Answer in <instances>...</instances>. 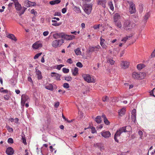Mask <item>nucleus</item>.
<instances>
[{
    "label": "nucleus",
    "instance_id": "1",
    "mask_svg": "<svg viewBox=\"0 0 155 155\" xmlns=\"http://www.w3.org/2000/svg\"><path fill=\"white\" fill-rule=\"evenodd\" d=\"M128 130H126L124 127H122L117 130L116 133L115 134L114 138L115 140L117 143L119 142V139L120 138V136L121 134L124 132H126Z\"/></svg>",
    "mask_w": 155,
    "mask_h": 155
},
{
    "label": "nucleus",
    "instance_id": "2",
    "mask_svg": "<svg viewBox=\"0 0 155 155\" xmlns=\"http://www.w3.org/2000/svg\"><path fill=\"white\" fill-rule=\"evenodd\" d=\"M135 25V24L133 22H131L130 20H125L123 25L124 28L126 29H131Z\"/></svg>",
    "mask_w": 155,
    "mask_h": 155
},
{
    "label": "nucleus",
    "instance_id": "3",
    "mask_svg": "<svg viewBox=\"0 0 155 155\" xmlns=\"http://www.w3.org/2000/svg\"><path fill=\"white\" fill-rule=\"evenodd\" d=\"M145 76V74L143 73L134 72L132 73V77L135 79H142L144 78Z\"/></svg>",
    "mask_w": 155,
    "mask_h": 155
},
{
    "label": "nucleus",
    "instance_id": "4",
    "mask_svg": "<svg viewBox=\"0 0 155 155\" xmlns=\"http://www.w3.org/2000/svg\"><path fill=\"white\" fill-rule=\"evenodd\" d=\"M64 42L63 39L55 40L52 41L51 45L53 47L56 48L58 46L60 47Z\"/></svg>",
    "mask_w": 155,
    "mask_h": 155
},
{
    "label": "nucleus",
    "instance_id": "5",
    "mask_svg": "<svg viewBox=\"0 0 155 155\" xmlns=\"http://www.w3.org/2000/svg\"><path fill=\"white\" fill-rule=\"evenodd\" d=\"M130 8L129 11L131 14L134 13L136 12L135 5L132 2H128Z\"/></svg>",
    "mask_w": 155,
    "mask_h": 155
},
{
    "label": "nucleus",
    "instance_id": "6",
    "mask_svg": "<svg viewBox=\"0 0 155 155\" xmlns=\"http://www.w3.org/2000/svg\"><path fill=\"white\" fill-rule=\"evenodd\" d=\"M82 77L84 78L85 81L88 83L93 82L94 79L93 78H91L90 75L89 74H83Z\"/></svg>",
    "mask_w": 155,
    "mask_h": 155
},
{
    "label": "nucleus",
    "instance_id": "7",
    "mask_svg": "<svg viewBox=\"0 0 155 155\" xmlns=\"http://www.w3.org/2000/svg\"><path fill=\"white\" fill-rule=\"evenodd\" d=\"M92 7V5L90 4L86 5L84 9L85 12L88 15L90 14L91 11Z\"/></svg>",
    "mask_w": 155,
    "mask_h": 155
},
{
    "label": "nucleus",
    "instance_id": "8",
    "mask_svg": "<svg viewBox=\"0 0 155 155\" xmlns=\"http://www.w3.org/2000/svg\"><path fill=\"white\" fill-rule=\"evenodd\" d=\"M120 64L121 68L126 69L128 67L129 65V63L127 61H121Z\"/></svg>",
    "mask_w": 155,
    "mask_h": 155
},
{
    "label": "nucleus",
    "instance_id": "9",
    "mask_svg": "<svg viewBox=\"0 0 155 155\" xmlns=\"http://www.w3.org/2000/svg\"><path fill=\"white\" fill-rule=\"evenodd\" d=\"M28 98V96L25 94H23L21 95V104L22 106H24L25 102Z\"/></svg>",
    "mask_w": 155,
    "mask_h": 155
},
{
    "label": "nucleus",
    "instance_id": "10",
    "mask_svg": "<svg viewBox=\"0 0 155 155\" xmlns=\"http://www.w3.org/2000/svg\"><path fill=\"white\" fill-rule=\"evenodd\" d=\"M36 4L35 2H31L28 0H25L24 2V5L27 7L34 6Z\"/></svg>",
    "mask_w": 155,
    "mask_h": 155
},
{
    "label": "nucleus",
    "instance_id": "11",
    "mask_svg": "<svg viewBox=\"0 0 155 155\" xmlns=\"http://www.w3.org/2000/svg\"><path fill=\"white\" fill-rule=\"evenodd\" d=\"M101 134L102 137L106 138H109L111 135V134L109 131H102Z\"/></svg>",
    "mask_w": 155,
    "mask_h": 155
},
{
    "label": "nucleus",
    "instance_id": "12",
    "mask_svg": "<svg viewBox=\"0 0 155 155\" xmlns=\"http://www.w3.org/2000/svg\"><path fill=\"white\" fill-rule=\"evenodd\" d=\"M75 38V36L74 35H65L63 33V38L66 39L67 40H72L74 38Z\"/></svg>",
    "mask_w": 155,
    "mask_h": 155
},
{
    "label": "nucleus",
    "instance_id": "13",
    "mask_svg": "<svg viewBox=\"0 0 155 155\" xmlns=\"http://www.w3.org/2000/svg\"><path fill=\"white\" fill-rule=\"evenodd\" d=\"M14 152L13 149L11 147H8L6 151V154L8 155H12Z\"/></svg>",
    "mask_w": 155,
    "mask_h": 155
},
{
    "label": "nucleus",
    "instance_id": "14",
    "mask_svg": "<svg viewBox=\"0 0 155 155\" xmlns=\"http://www.w3.org/2000/svg\"><path fill=\"white\" fill-rule=\"evenodd\" d=\"M42 46L41 44L39 43L38 41H37L32 45V47L34 49H37L39 47H42Z\"/></svg>",
    "mask_w": 155,
    "mask_h": 155
},
{
    "label": "nucleus",
    "instance_id": "15",
    "mask_svg": "<svg viewBox=\"0 0 155 155\" xmlns=\"http://www.w3.org/2000/svg\"><path fill=\"white\" fill-rule=\"evenodd\" d=\"M97 2L98 5H101L104 8H105L106 0H97Z\"/></svg>",
    "mask_w": 155,
    "mask_h": 155
},
{
    "label": "nucleus",
    "instance_id": "16",
    "mask_svg": "<svg viewBox=\"0 0 155 155\" xmlns=\"http://www.w3.org/2000/svg\"><path fill=\"white\" fill-rule=\"evenodd\" d=\"M63 33H56L53 35V37L55 39L58 38H63Z\"/></svg>",
    "mask_w": 155,
    "mask_h": 155
},
{
    "label": "nucleus",
    "instance_id": "17",
    "mask_svg": "<svg viewBox=\"0 0 155 155\" xmlns=\"http://www.w3.org/2000/svg\"><path fill=\"white\" fill-rule=\"evenodd\" d=\"M100 45L102 47L106 49L107 48V46L104 43L106 42L105 39L102 38L101 37L100 38Z\"/></svg>",
    "mask_w": 155,
    "mask_h": 155
},
{
    "label": "nucleus",
    "instance_id": "18",
    "mask_svg": "<svg viewBox=\"0 0 155 155\" xmlns=\"http://www.w3.org/2000/svg\"><path fill=\"white\" fill-rule=\"evenodd\" d=\"M15 8L16 10L20 11L22 7L21 5L19 2L16 3L15 4Z\"/></svg>",
    "mask_w": 155,
    "mask_h": 155
},
{
    "label": "nucleus",
    "instance_id": "19",
    "mask_svg": "<svg viewBox=\"0 0 155 155\" xmlns=\"http://www.w3.org/2000/svg\"><path fill=\"white\" fill-rule=\"evenodd\" d=\"M78 69L77 67H75L73 69H72L71 70L72 74L75 76L78 74Z\"/></svg>",
    "mask_w": 155,
    "mask_h": 155
},
{
    "label": "nucleus",
    "instance_id": "20",
    "mask_svg": "<svg viewBox=\"0 0 155 155\" xmlns=\"http://www.w3.org/2000/svg\"><path fill=\"white\" fill-rule=\"evenodd\" d=\"M7 37L8 38L11 39L12 40H14L15 41H17V39L16 38L13 34H9Z\"/></svg>",
    "mask_w": 155,
    "mask_h": 155
},
{
    "label": "nucleus",
    "instance_id": "21",
    "mask_svg": "<svg viewBox=\"0 0 155 155\" xmlns=\"http://www.w3.org/2000/svg\"><path fill=\"white\" fill-rule=\"evenodd\" d=\"M120 17L119 14L118 13H115L114 16V21H117L119 19Z\"/></svg>",
    "mask_w": 155,
    "mask_h": 155
},
{
    "label": "nucleus",
    "instance_id": "22",
    "mask_svg": "<svg viewBox=\"0 0 155 155\" xmlns=\"http://www.w3.org/2000/svg\"><path fill=\"white\" fill-rule=\"evenodd\" d=\"M36 74L38 76V79H41L42 77L41 75V72L39 70H36Z\"/></svg>",
    "mask_w": 155,
    "mask_h": 155
},
{
    "label": "nucleus",
    "instance_id": "23",
    "mask_svg": "<svg viewBox=\"0 0 155 155\" xmlns=\"http://www.w3.org/2000/svg\"><path fill=\"white\" fill-rule=\"evenodd\" d=\"M115 25L118 28H120L122 27L121 22L119 21H114Z\"/></svg>",
    "mask_w": 155,
    "mask_h": 155
},
{
    "label": "nucleus",
    "instance_id": "24",
    "mask_svg": "<svg viewBox=\"0 0 155 155\" xmlns=\"http://www.w3.org/2000/svg\"><path fill=\"white\" fill-rule=\"evenodd\" d=\"M51 74H53V75H51L52 77H55L57 80H60V77L59 74L55 72H52Z\"/></svg>",
    "mask_w": 155,
    "mask_h": 155
},
{
    "label": "nucleus",
    "instance_id": "25",
    "mask_svg": "<svg viewBox=\"0 0 155 155\" xmlns=\"http://www.w3.org/2000/svg\"><path fill=\"white\" fill-rule=\"evenodd\" d=\"M126 110L125 108H123L121 109L120 112H119V115L122 116L125 113Z\"/></svg>",
    "mask_w": 155,
    "mask_h": 155
},
{
    "label": "nucleus",
    "instance_id": "26",
    "mask_svg": "<svg viewBox=\"0 0 155 155\" xmlns=\"http://www.w3.org/2000/svg\"><path fill=\"white\" fill-rule=\"evenodd\" d=\"M45 88L48 90L51 91H52L53 90V86L51 84H48L45 86Z\"/></svg>",
    "mask_w": 155,
    "mask_h": 155
},
{
    "label": "nucleus",
    "instance_id": "27",
    "mask_svg": "<svg viewBox=\"0 0 155 155\" xmlns=\"http://www.w3.org/2000/svg\"><path fill=\"white\" fill-rule=\"evenodd\" d=\"M95 120L97 123H100L101 121V117L100 116H97L95 118Z\"/></svg>",
    "mask_w": 155,
    "mask_h": 155
},
{
    "label": "nucleus",
    "instance_id": "28",
    "mask_svg": "<svg viewBox=\"0 0 155 155\" xmlns=\"http://www.w3.org/2000/svg\"><path fill=\"white\" fill-rule=\"evenodd\" d=\"M150 14L148 12L146 13L144 16L143 18V20L144 21L147 20L150 16Z\"/></svg>",
    "mask_w": 155,
    "mask_h": 155
},
{
    "label": "nucleus",
    "instance_id": "29",
    "mask_svg": "<svg viewBox=\"0 0 155 155\" xmlns=\"http://www.w3.org/2000/svg\"><path fill=\"white\" fill-rule=\"evenodd\" d=\"M74 9L77 13H80L81 12L80 8L76 6H74Z\"/></svg>",
    "mask_w": 155,
    "mask_h": 155
},
{
    "label": "nucleus",
    "instance_id": "30",
    "mask_svg": "<svg viewBox=\"0 0 155 155\" xmlns=\"http://www.w3.org/2000/svg\"><path fill=\"white\" fill-rule=\"evenodd\" d=\"M74 51L76 54L77 55H80L81 54L80 48H77Z\"/></svg>",
    "mask_w": 155,
    "mask_h": 155
},
{
    "label": "nucleus",
    "instance_id": "31",
    "mask_svg": "<svg viewBox=\"0 0 155 155\" xmlns=\"http://www.w3.org/2000/svg\"><path fill=\"white\" fill-rule=\"evenodd\" d=\"M108 5L110 8L113 11L114 10V7L112 2H108Z\"/></svg>",
    "mask_w": 155,
    "mask_h": 155
},
{
    "label": "nucleus",
    "instance_id": "32",
    "mask_svg": "<svg viewBox=\"0 0 155 155\" xmlns=\"http://www.w3.org/2000/svg\"><path fill=\"white\" fill-rule=\"evenodd\" d=\"M144 67V65L142 64H138L137 66V68L139 70H140Z\"/></svg>",
    "mask_w": 155,
    "mask_h": 155
},
{
    "label": "nucleus",
    "instance_id": "33",
    "mask_svg": "<svg viewBox=\"0 0 155 155\" xmlns=\"http://www.w3.org/2000/svg\"><path fill=\"white\" fill-rule=\"evenodd\" d=\"M102 101L104 102L108 101H109V97L107 96H105L103 97Z\"/></svg>",
    "mask_w": 155,
    "mask_h": 155
},
{
    "label": "nucleus",
    "instance_id": "34",
    "mask_svg": "<svg viewBox=\"0 0 155 155\" xmlns=\"http://www.w3.org/2000/svg\"><path fill=\"white\" fill-rule=\"evenodd\" d=\"M22 140L23 143L25 144H27V142H26V140L25 137V135L23 134V135H22Z\"/></svg>",
    "mask_w": 155,
    "mask_h": 155
},
{
    "label": "nucleus",
    "instance_id": "35",
    "mask_svg": "<svg viewBox=\"0 0 155 155\" xmlns=\"http://www.w3.org/2000/svg\"><path fill=\"white\" fill-rule=\"evenodd\" d=\"M107 62L109 63L111 65H113L115 63V61L112 60V59H109L107 61Z\"/></svg>",
    "mask_w": 155,
    "mask_h": 155
},
{
    "label": "nucleus",
    "instance_id": "36",
    "mask_svg": "<svg viewBox=\"0 0 155 155\" xmlns=\"http://www.w3.org/2000/svg\"><path fill=\"white\" fill-rule=\"evenodd\" d=\"M119 52L116 49H114L113 50V54L114 55L116 56L118 54Z\"/></svg>",
    "mask_w": 155,
    "mask_h": 155
},
{
    "label": "nucleus",
    "instance_id": "37",
    "mask_svg": "<svg viewBox=\"0 0 155 155\" xmlns=\"http://www.w3.org/2000/svg\"><path fill=\"white\" fill-rule=\"evenodd\" d=\"M26 9L27 8H26L24 7L19 12V14L20 15H21L24 14Z\"/></svg>",
    "mask_w": 155,
    "mask_h": 155
},
{
    "label": "nucleus",
    "instance_id": "38",
    "mask_svg": "<svg viewBox=\"0 0 155 155\" xmlns=\"http://www.w3.org/2000/svg\"><path fill=\"white\" fill-rule=\"evenodd\" d=\"M3 88L2 87L1 89H0V92L2 93H7L8 92V91L7 90H3Z\"/></svg>",
    "mask_w": 155,
    "mask_h": 155
},
{
    "label": "nucleus",
    "instance_id": "39",
    "mask_svg": "<svg viewBox=\"0 0 155 155\" xmlns=\"http://www.w3.org/2000/svg\"><path fill=\"white\" fill-rule=\"evenodd\" d=\"M136 115H132L131 116V118L133 121L135 122L136 120Z\"/></svg>",
    "mask_w": 155,
    "mask_h": 155
},
{
    "label": "nucleus",
    "instance_id": "40",
    "mask_svg": "<svg viewBox=\"0 0 155 155\" xmlns=\"http://www.w3.org/2000/svg\"><path fill=\"white\" fill-rule=\"evenodd\" d=\"M76 66L80 68H81L83 67V66L82 63L80 62H78L76 63Z\"/></svg>",
    "mask_w": 155,
    "mask_h": 155
},
{
    "label": "nucleus",
    "instance_id": "41",
    "mask_svg": "<svg viewBox=\"0 0 155 155\" xmlns=\"http://www.w3.org/2000/svg\"><path fill=\"white\" fill-rule=\"evenodd\" d=\"M65 79L67 81H71L72 80L71 77L70 76L65 77Z\"/></svg>",
    "mask_w": 155,
    "mask_h": 155
},
{
    "label": "nucleus",
    "instance_id": "42",
    "mask_svg": "<svg viewBox=\"0 0 155 155\" xmlns=\"http://www.w3.org/2000/svg\"><path fill=\"white\" fill-rule=\"evenodd\" d=\"M41 53H39L38 54H37L34 57V59H37L38 58L41 54Z\"/></svg>",
    "mask_w": 155,
    "mask_h": 155
},
{
    "label": "nucleus",
    "instance_id": "43",
    "mask_svg": "<svg viewBox=\"0 0 155 155\" xmlns=\"http://www.w3.org/2000/svg\"><path fill=\"white\" fill-rule=\"evenodd\" d=\"M64 73H67L69 72V69L68 68H63L62 69Z\"/></svg>",
    "mask_w": 155,
    "mask_h": 155
},
{
    "label": "nucleus",
    "instance_id": "44",
    "mask_svg": "<svg viewBox=\"0 0 155 155\" xmlns=\"http://www.w3.org/2000/svg\"><path fill=\"white\" fill-rule=\"evenodd\" d=\"M61 22H59L58 23L57 22L55 23H53L52 24V25L55 26H58L61 25Z\"/></svg>",
    "mask_w": 155,
    "mask_h": 155
},
{
    "label": "nucleus",
    "instance_id": "45",
    "mask_svg": "<svg viewBox=\"0 0 155 155\" xmlns=\"http://www.w3.org/2000/svg\"><path fill=\"white\" fill-rule=\"evenodd\" d=\"M130 37H128V36H127L126 37H125L121 40V41L124 42V43H125L126 41L127 40V39H128V38H130Z\"/></svg>",
    "mask_w": 155,
    "mask_h": 155
},
{
    "label": "nucleus",
    "instance_id": "46",
    "mask_svg": "<svg viewBox=\"0 0 155 155\" xmlns=\"http://www.w3.org/2000/svg\"><path fill=\"white\" fill-rule=\"evenodd\" d=\"M138 134L140 136V138L141 139H142L143 138V133L142 132L141 130H139L138 131Z\"/></svg>",
    "mask_w": 155,
    "mask_h": 155
},
{
    "label": "nucleus",
    "instance_id": "47",
    "mask_svg": "<svg viewBox=\"0 0 155 155\" xmlns=\"http://www.w3.org/2000/svg\"><path fill=\"white\" fill-rule=\"evenodd\" d=\"M31 13L35 15H37V13L36 11H35L34 9H32L31 11Z\"/></svg>",
    "mask_w": 155,
    "mask_h": 155
},
{
    "label": "nucleus",
    "instance_id": "48",
    "mask_svg": "<svg viewBox=\"0 0 155 155\" xmlns=\"http://www.w3.org/2000/svg\"><path fill=\"white\" fill-rule=\"evenodd\" d=\"M8 142L9 143H13V140L12 138H10L8 139Z\"/></svg>",
    "mask_w": 155,
    "mask_h": 155
},
{
    "label": "nucleus",
    "instance_id": "49",
    "mask_svg": "<svg viewBox=\"0 0 155 155\" xmlns=\"http://www.w3.org/2000/svg\"><path fill=\"white\" fill-rule=\"evenodd\" d=\"M124 127L125 128L126 130H128V131H130V130L131 129V127L130 126H128L125 127ZM127 132H128V131Z\"/></svg>",
    "mask_w": 155,
    "mask_h": 155
},
{
    "label": "nucleus",
    "instance_id": "50",
    "mask_svg": "<svg viewBox=\"0 0 155 155\" xmlns=\"http://www.w3.org/2000/svg\"><path fill=\"white\" fill-rule=\"evenodd\" d=\"M7 129L8 130V131L9 132H13V129L12 128L10 127L9 126H7Z\"/></svg>",
    "mask_w": 155,
    "mask_h": 155
},
{
    "label": "nucleus",
    "instance_id": "51",
    "mask_svg": "<svg viewBox=\"0 0 155 155\" xmlns=\"http://www.w3.org/2000/svg\"><path fill=\"white\" fill-rule=\"evenodd\" d=\"M104 122L105 124L106 125H109L110 124V122L108 120L107 118L104 120Z\"/></svg>",
    "mask_w": 155,
    "mask_h": 155
},
{
    "label": "nucleus",
    "instance_id": "52",
    "mask_svg": "<svg viewBox=\"0 0 155 155\" xmlns=\"http://www.w3.org/2000/svg\"><path fill=\"white\" fill-rule=\"evenodd\" d=\"M154 91V92L155 93V88H154L153 89L151 90L150 92V95L151 96H153L154 97H155L154 95L153 94V91Z\"/></svg>",
    "mask_w": 155,
    "mask_h": 155
},
{
    "label": "nucleus",
    "instance_id": "53",
    "mask_svg": "<svg viewBox=\"0 0 155 155\" xmlns=\"http://www.w3.org/2000/svg\"><path fill=\"white\" fill-rule=\"evenodd\" d=\"M63 87L64 88H68L69 87V84L67 83H64L63 84Z\"/></svg>",
    "mask_w": 155,
    "mask_h": 155
},
{
    "label": "nucleus",
    "instance_id": "54",
    "mask_svg": "<svg viewBox=\"0 0 155 155\" xmlns=\"http://www.w3.org/2000/svg\"><path fill=\"white\" fill-rule=\"evenodd\" d=\"M67 62L70 64H72L73 63V61H72L71 58H69L66 61Z\"/></svg>",
    "mask_w": 155,
    "mask_h": 155
},
{
    "label": "nucleus",
    "instance_id": "55",
    "mask_svg": "<svg viewBox=\"0 0 155 155\" xmlns=\"http://www.w3.org/2000/svg\"><path fill=\"white\" fill-rule=\"evenodd\" d=\"M100 26V24H99L97 25H95L93 26V28L94 29H97L99 28Z\"/></svg>",
    "mask_w": 155,
    "mask_h": 155
},
{
    "label": "nucleus",
    "instance_id": "56",
    "mask_svg": "<svg viewBox=\"0 0 155 155\" xmlns=\"http://www.w3.org/2000/svg\"><path fill=\"white\" fill-rule=\"evenodd\" d=\"M150 56L151 58L155 57V49L151 53Z\"/></svg>",
    "mask_w": 155,
    "mask_h": 155
},
{
    "label": "nucleus",
    "instance_id": "57",
    "mask_svg": "<svg viewBox=\"0 0 155 155\" xmlns=\"http://www.w3.org/2000/svg\"><path fill=\"white\" fill-rule=\"evenodd\" d=\"M63 66H64V65L62 64H60L59 65H58L57 69L58 70H60L61 68H62V67H63Z\"/></svg>",
    "mask_w": 155,
    "mask_h": 155
},
{
    "label": "nucleus",
    "instance_id": "58",
    "mask_svg": "<svg viewBox=\"0 0 155 155\" xmlns=\"http://www.w3.org/2000/svg\"><path fill=\"white\" fill-rule=\"evenodd\" d=\"M49 31H44L43 32V35L44 36H46L48 35L49 34Z\"/></svg>",
    "mask_w": 155,
    "mask_h": 155
},
{
    "label": "nucleus",
    "instance_id": "59",
    "mask_svg": "<svg viewBox=\"0 0 155 155\" xmlns=\"http://www.w3.org/2000/svg\"><path fill=\"white\" fill-rule=\"evenodd\" d=\"M91 132L92 133L94 134L96 132V131L95 128L94 127H92L91 128Z\"/></svg>",
    "mask_w": 155,
    "mask_h": 155
},
{
    "label": "nucleus",
    "instance_id": "60",
    "mask_svg": "<svg viewBox=\"0 0 155 155\" xmlns=\"http://www.w3.org/2000/svg\"><path fill=\"white\" fill-rule=\"evenodd\" d=\"M61 15V13L60 12H55L54 13V16H60Z\"/></svg>",
    "mask_w": 155,
    "mask_h": 155
},
{
    "label": "nucleus",
    "instance_id": "61",
    "mask_svg": "<svg viewBox=\"0 0 155 155\" xmlns=\"http://www.w3.org/2000/svg\"><path fill=\"white\" fill-rule=\"evenodd\" d=\"M136 110L135 109H134L132 111V115H136Z\"/></svg>",
    "mask_w": 155,
    "mask_h": 155
},
{
    "label": "nucleus",
    "instance_id": "62",
    "mask_svg": "<svg viewBox=\"0 0 155 155\" xmlns=\"http://www.w3.org/2000/svg\"><path fill=\"white\" fill-rule=\"evenodd\" d=\"M54 1V2L55 4H58L61 2V1L60 0H55Z\"/></svg>",
    "mask_w": 155,
    "mask_h": 155
},
{
    "label": "nucleus",
    "instance_id": "63",
    "mask_svg": "<svg viewBox=\"0 0 155 155\" xmlns=\"http://www.w3.org/2000/svg\"><path fill=\"white\" fill-rule=\"evenodd\" d=\"M66 12V8H64L62 9V12L63 13H65Z\"/></svg>",
    "mask_w": 155,
    "mask_h": 155
},
{
    "label": "nucleus",
    "instance_id": "64",
    "mask_svg": "<svg viewBox=\"0 0 155 155\" xmlns=\"http://www.w3.org/2000/svg\"><path fill=\"white\" fill-rule=\"evenodd\" d=\"M59 105V102H58L55 104L54 107H55L57 108L58 107Z\"/></svg>",
    "mask_w": 155,
    "mask_h": 155
}]
</instances>
